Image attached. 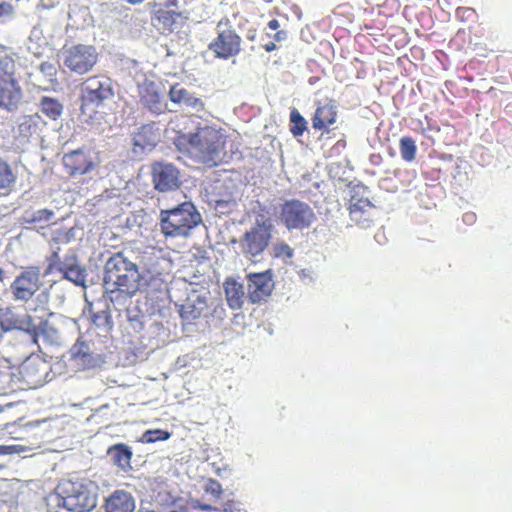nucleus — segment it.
Returning a JSON list of instances; mask_svg holds the SVG:
<instances>
[{
    "instance_id": "2",
    "label": "nucleus",
    "mask_w": 512,
    "mask_h": 512,
    "mask_svg": "<svg viewBox=\"0 0 512 512\" xmlns=\"http://www.w3.org/2000/svg\"><path fill=\"white\" fill-rule=\"evenodd\" d=\"M175 144L180 151L187 152L200 163L217 166L225 155L226 136L212 126L199 127L194 133L179 132Z\"/></svg>"
},
{
    "instance_id": "41",
    "label": "nucleus",
    "mask_w": 512,
    "mask_h": 512,
    "mask_svg": "<svg viewBox=\"0 0 512 512\" xmlns=\"http://www.w3.org/2000/svg\"><path fill=\"white\" fill-rule=\"evenodd\" d=\"M235 506V502L233 500H228L224 503L223 512H230Z\"/></svg>"
},
{
    "instance_id": "31",
    "label": "nucleus",
    "mask_w": 512,
    "mask_h": 512,
    "mask_svg": "<svg viewBox=\"0 0 512 512\" xmlns=\"http://www.w3.org/2000/svg\"><path fill=\"white\" fill-rule=\"evenodd\" d=\"M16 182V175L7 161L0 156V190H9Z\"/></svg>"
},
{
    "instance_id": "42",
    "label": "nucleus",
    "mask_w": 512,
    "mask_h": 512,
    "mask_svg": "<svg viewBox=\"0 0 512 512\" xmlns=\"http://www.w3.org/2000/svg\"><path fill=\"white\" fill-rule=\"evenodd\" d=\"M267 25L271 30H278L280 27V23L277 19L270 20Z\"/></svg>"
},
{
    "instance_id": "14",
    "label": "nucleus",
    "mask_w": 512,
    "mask_h": 512,
    "mask_svg": "<svg viewBox=\"0 0 512 512\" xmlns=\"http://www.w3.org/2000/svg\"><path fill=\"white\" fill-rule=\"evenodd\" d=\"M151 175L155 189L160 192L177 189L181 184L179 171L172 164L154 163L151 168Z\"/></svg>"
},
{
    "instance_id": "24",
    "label": "nucleus",
    "mask_w": 512,
    "mask_h": 512,
    "mask_svg": "<svg viewBox=\"0 0 512 512\" xmlns=\"http://www.w3.org/2000/svg\"><path fill=\"white\" fill-rule=\"evenodd\" d=\"M21 374L28 384L38 386L45 380L46 366L41 361L28 360L22 365Z\"/></svg>"
},
{
    "instance_id": "13",
    "label": "nucleus",
    "mask_w": 512,
    "mask_h": 512,
    "mask_svg": "<svg viewBox=\"0 0 512 512\" xmlns=\"http://www.w3.org/2000/svg\"><path fill=\"white\" fill-rule=\"evenodd\" d=\"M140 103L152 113L161 114L167 103L159 84L145 79L138 85Z\"/></svg>"
},
{
    "instance_id": "40",
    "label": "nucleus",
    "mask_w": 512,
    "mask_h": 512,
    "mask_svg": "<svg viewBox=\"0 0 512 512\" xmlns=\"http://www.w3.org/2000/svg\"><path fill=\"white\" fill-rule=\"evenodd\" d=\"M273 38H274V41H276V42H282V41L287 39V31H285V30H278L274 34Z\"/></svg>"
},
{
    "instance_id": "51",
    "label": "nucleus",
    "mask_w": 512,
    "mask_h": 512,
    "mask_svg": "<svg viewBox=\"0 0 512 512\" xmlns=\"http://www.w3.org/2000/svg\"><path fill=\"white\" fill-rule=\"evenodd\" d=\"M2 468V466H0V469Z\"/></svg>"
},
{
    "instance_id": "23",
    "label": "nucleus",
    "mask_w": 512,
    "mask_h": 512,
    "mask_svg": "<svg viewBox=\"0 0 512 512\" xmlns=\"http://www.w3.org/2000/svg\"><path fill=\"white\" fill-rule=\"evenodd\" d=\"M58 271L63 277L76 285H82L85 282V270L78 264L76 257H66L58 265Z\"/></svg>"
},
{
    "instance_id": "26",
    "label": "nucleus",
    "mask_w": 512,
    "mask_h": 512,
    "mask_svg": "<svg viewBox=\"0 0 512 512\" xmlns=\"http://www.w3.org/2000/svg\"><path fill=\"white\" fill-rule=\"evenodd\" d=\"M107 454L111 457L113 463L123 471L131 469V459L133 456L131 448L124 444L118 443L109 447Z\"/></svg>"
},
{
    "instance_id": "9",
    "label": "nucleus",
    "mask_w": 512,
    "mask_h": 512,
    "mask_svg": "<svg viewBox=\"0 0 512 512\" xmlns=\"http://www.w3.org/2000/svg\"><path fill=\"white\" fill-rule=\"evenodd\" d=\"M279 218L288 230H304L315 222L316 215L309 204L290 199L281 205Z\"/></svg>"
},
{
    "instance_id": "43",
    "label": "nucleus",
    "mask_w": 512,
    "mask_h": 512,
    "mask_svg": "<svg viewBox=\"0 0 512 512\" xmlns=\"http://www.w3.org/2000/svg\"><path fill=\"white\" fill-rule=\"evenodd\" d=\"M277 46L275 42H268L264 45V49L266 52H272L276 50Z\"/></svg>"
},
{
    "instance_id": "29",
    "label": "nucleus",
    "mask_w": 512,
    "mask_h": 512,
    "mask_svg": "<svg viewBox=\"0 0 512 512\" xmlns=\"http://www.w3.org/2000/svg\"><path fill=\"white\" fill-rule=\"evenodd\" d=\"M55 213L50 209H40L33 213L26 215L24 220L27 224L33 225L34 227L43 229L51 224H56Z\"/></svg>"
},
{
    "instance_id": "7",
    "label": "nucleus",
    "mask_w": 512,
    "mask_h": 512,
    "mask_svg": "<svg viewBox=\"0 0 512 512\" xmlns=\"http://www.w3.org/2000/svg\"><path fill=\"white\" fill-rule=\"evenodd\" d=\"M216 36L208 44V49L215 58L228 60L236 57L242 50V37L229 17H222L216 24Z\"/></svg>"
},
{
    "instance_id": "17",
    "label": "nucleus",
    "mask_w": 512,
    "mask_h": 512,
    "mask_svg": "<svg viewBox=\"0 0 512 512\" xmlns=\"http://www.w3.org/2000/svg\"><path fill=\"white\" fill-rule=\"evenodd\" d=\"M247 280L248 299L252 303H260L270 295L273 282L269 270L261 273H250L247 275Z\"/></svg>"
},
{
    "instance_id": "37",
    "label": "nucleus",
    "mask_w": 512,
    "mask_h": 512,
    "mask_svg": "<svg viewBox=\"0 0 512 512\" xmlns=\"http://www.w3.org/2000/svg\"><path fill=\"white\" fill-rule=\"evenodd\" d=\"M274 257L291 258L293 256L292 248L286 243H278L273 247Z\"/></svg>"
},
{
    "instance_id": "48",
    "label": "nucleus",
    "mask_w": 512,
    "mask_h": 512,
    "mask_svg": "<svg viewBox=\"0 0 512 512\" xmlns=\"http://www.w3.org/2000/svg\"><path fill=\"white\" fill-rule=\"evenodd\" d=\"M53 257H54V258H58V254H57V253H54V254H53Z\"/></svg>"
},
{
    "instance_id": "19",
    "label": "nucleus",
    "mask_w": 512,
    "mask_h": 512,
    "mask_svg": "<svg viewBox=\"0 0 512 512\" xmlns=\"http://www.w3.org/2000/svg\"><path fill=\"white\" fill-rule=\"evenodd\" d=\"M169 100L178 105L190 109L196 113L206 111V105L202 98L195 93L176 83L170 87L168 92Z\"/></svg>"
},
{
    "instance_id": "16",
    "label": "nucleus",
    "mask_w": 512,
    "mask_h": 512,
    "mask_svg": "<svg viewBox=\"0 0 512 512\" xmlns=\"http://www.w3.org/2000/svg\"><path fill=\"white\" fill-rule=\"evenodd\" d=\"M0 327L2 331L24 330L36 335L37 327L29 315H20L12 306L0 308Z\"/></svg>"
},
{
    "instance_id": "15",
    "label": "nucleus",
    "mask_w": 512,
    "mask_h": 512,
    "mask_svg": "<svg viewBox=\"0 0 512 512\" xmlns=\"http://www.w3.org/2000/svg\"><path fill=\"white\" fill-rule=\"evenodd\" d=\"M350 220L360 228L370 227L375 219V206L368 198L353 194L349 202Z\"/></svg>"
},
{
    "instance_id": "25",
    "label": "nucleus",
    "mask_w": 512,
    "mask_h": 512,
    "mask_svg": "<svg viewBox=\"0 0 512 512\" xmlns=\"http://www.w3.org/2000/svg\"><path fill=\"white\" fill-rule=\"evenodd\" d=\"M224 290L228 306L232 310L241 309L245 297L243 285L234 279H227L224 282Z\"/></svg>"
},
{
    "instance_id": "39",
    "label": "nucleus",
    "mask_w": 512,
    "mask_h": 512,
    "mask_svg": "<svg viewBox=\"0 0 512 512\" xmlns=\"http://www.w3.org/2000/svg\"><path fill=\"white\" fill-rule=\"evenodd\" d=\"M14 13V7L10 2L3 1L0 3V17L10 16Z\"/></svg>"
},
{
    "instance_id": "1",
    "label": "nucleus",
    "mask_w": 512,
    "mask_h": 512,
    "mask_svg": "<svg viewBox=\"0 0 512 512\" xmlns=\"http://www.w3.org/2000/svg\"><path fill=\"white\" fill-rule=\"evenodd\" d=\"M161 276L157 263L140 272L137 264L130 261L124 252L113 254L105 264V283L128 297H133L153 281L161 280Z\"/></svg>"
},
{
    "instance_id": "35",
    "label": "nucleus",
    "mask_w": 512,
    "mask_h": 512,
    "mask_svg": "<svg viewBox=\"0 0 512 512\" xmlns=\"http://www.w3.org/2000/svg\"><path fill=\"white\" fill-rule=\"evenodd\" d=\"M203 490L206 494H209L214 501H219L224 493L221 483L213 478H209L206 481Z\"/></svg>"
},
{
    "instance_id": "21",
    "label": "nucleus",
    "mask_w": 512,
    "mask_h": 512,
    "mask_svg": "<svg viewBox=\"0 0 512 512\" xmlns=\"http://www.w3.org/2000/svg\"><path fill=\"white\" fill-rule=\"evenodd\" d=\"M160 140V131L155 123L142 125L133 135V144L141 150L153 149Z\"/></svg>"
},
{
    "instance_id": "18",
    "label": "nucleus",
    "mask_w": 512,
    "mask_h": 512,
    "mask_svg": "<svg viewBox=\"0 0 512 512\" xmlns=\"http://www.w3.org/2000/svg\"><path fill=\"white\" fill-rule=\"evenodd\" d=\"M338 111L335 100L327 99L324 103L317 102L311 118L312 127L316 131L329 132L328 128L337 121Z\"/></svg>"
},
{
    "instance_id": "47",
    "label": "nucleus",
    "mask_w": 512,
    "mask_h": 512,
    "mask_svg": "<svg viewBox=\"0 0 512 512\" xmlns=\"http://www.w3.org/2000/svg\"><path fill=\"white\" fill-rule=\"evenodd\" d=\"M5 406L0 405V413L4 411Z\"/></svg>"
},
{
    "instance_id": "11",
    "label": "nucleus",
    "mask_w": 512,
    "mask_h": 512,
    "mask_svg": "<svg viewBox=\"0 0 512 512\" xmlns=\"http://www.w3.org/2000/svg\"><path fill=\"white\" fill-rule=\"evenodd\" d=\"M98 62V53L92 45L76 44L63 52L64 66L72 73L83 75Z\"/></svg>"
},
{
    "instance_id": "27",
    "label": "nucleus",
    "mask_w": 512,
    "mask_h": 512,
    "mask_svg": "<svg viewBox=\"0 0 512 512\" xmlns=\"http://www.w3.org/2000/svg\"><path fill=\"white\" fill-rule=\"evenodd\" d=\"M42 124H44V121L38 113L23 116L18 124L19 136L29 139L39 132Z\"/></svg>"
},
{
    "instance_id": "5",
    "label": "nucleus",
    "mask_w": 512,
    "mask_h": 512,
    "mask_svg": "<svg viewBox=\"0 0 512 512\" xmlns=\"http://www.w3.org/2000/svg\"><path fill=\"white\" fill-rule=\"evenodd\" d=\"M15 53L0 46V107L12 112L18 109L23 92L15 73Z\"/></svg>"
},
{
    "instance_id": "34",
    "label": "nucleus",
    "mask_w": 512,
    "mask_h": 512,
    "mask_svg": "<svg viewBox=\"0 0 512 512\" xmlns=\"http://www.w3.org/2000/svg\"><path fill=\"white\" fill-rule=\"evenodd\" d=\"M171 437V433L162 429H149L146 430L141 438V443H155L157 441H166Z\"/></svg>"
},
{
    "instance_id": "3",
    "label": "nucleus",
    "mask_w": 512,
    "mask_h": 512,
    "mask_svg": "<svg viewBox=\"0 0 512 512\" xmlns=\"http://www.w3.org/2000/svg\"><path fill=\"white\" fill-rule=\"evenodd\" d=\"M80 112L83 117L94 119L106 102L114 97L113 81L105 74H95L84 79L80 86Z\"/></svg>"
},
{
    "instance_id": "28",
    "label": "nucleus",
    "mask_w": 512,
    "mask_h": 512,
    "mask_svg": "<svg viewBox=\"0 0 512 512\" xmlns=\"http://www.w3.org/2000/svg\"><path fill=\"white\" fill-rule=\"evenodd\" d=\"M40 111L50 120L57 121L63 114V104L54 97L43 96L39 101Z\"/></svg>"
},
{
    "instance_id": "44",
    "label": "nucleus",
    "mask_w": 512,
    "mask_h": 512,
    "mask_svg": "<svg viewBox=\"0 0 512 512\" xmlns=\"http://www.w3.org/2000/svg\"><path fill=\"white\" fill-rule=\"evenodd\" d=\"M54 267H55V263L54 262H50L48 267H47V270L45 271V273L43 274V276H46L48 275L49 273H51L53 270H54Z\"/></svg>"
},
{
    "instance_id": "32",
    "label": "nucleus",
    "mask_w": 512,
    "mask_h": 512,
    "mask_svg": "<svg viewBox=\"0 0 512 512\" xmlns=\"http://www.w3.org/2000/svg\"><path fill=\"white\" fill-rule=\"evenodd\" d=\"M179 16L180 14L174 10H166L162 8L156 10L154 13V18L162 25V28L169 31L173 30V26Z\"/></svg>"
},
{
    "instance_id": "33",
    "label": "nucleus",
    "mask_w": 512,
    "mask_h": 512,
    "mask_svg": "<svg viewBox=\"0 0 512 512\" xmlns=\"http://www.w3.org/2000/svg\"><path fill=\"white\" fill-rule=\"evenodd\" d=\"M400 154L404 161L412 162L416 158L417 147L413 138L404 136L400 139Z\"/></svg>"
},
{
    "instance_id": "10",
    "label": "nucleus",
    "mask_w": 512,
    "mask_h": 512,
    "mask_svg": "<svg viewBox=\"0 0 512 512\" xmlns=\"http://www.w3.org/2000/svg\"><path fill=\"white\" fill-rule=\"evenodd\" d=\"M101 160L97 153L86 147H81L65 153L62 164L66 174L78 178L94 172L100 166Z\"/></svg>"
},
{
    "instance_id": "4",
    "label": "nucleus",
    "mask_w": 512,
    "mask_h": 512,
    "mask_svg": "<svg viewBox=\"0 0 512 512\" xmlns=\"http://www.w3.org/2000/svg\"><path fill=\"white\" fill-rule=\"evenodd\" d=\"M60 504L72 512H88L97 505V486L90 480H65L57 487Z\"/></svg>"
},
{
    "instance_id": "36",
    "label": "nucleus",
    "mask_w": 512,
    "mask_h": 512,
    "mask_svg": "<svg viewBox=\"0 0 512 512\" xmlns=\"http://www.w3.org/2000/svg\"><path fill=\"white\" fill-rule=\"evenodd\" d=\"M40 72L46 76L51 83L56 82L57 77V68L56 66L51 62H42L39 66Z\"/></svg>"
},
{
    "instance_id": "30",
    "label": "nucleus",
    "mask_w": 512,
    "mask_h": 512,
    "mask_svg": "<svg viewBox=\"0 0 512 512\" xmlns=\"http://www.w3.org/2000/svg\"><path fill=\"white\" fill-rule=\"evenodd\" d=\"M289 131L294 137H300L307 130V121L296 108H292L289 117Z\"/></svg>"
},
{
    "instance_id": "8",
    "label": "nucleus",
    "mask_w": 512,
    "mask_h": 512,
    "mask_svg": "<svg viewBox=\"0 0 512 512\" xmlns=\"http://www.w3.org/2000/svg\"><path fill=\"white\" fill-rule=\"evenodd\" d=\"M273 231L274 225L269 217L263 215L256 217L254 224L240 240L243 254L249 257L262 254L272 240Z\"/></svg>"
},
{
    "instance_id": "12",
    "label": "nucleus",
    "mask_w": 512,
    "mask_h": 512,
    "mask_svg": "<svg viewBox=\"0 0 512 512\" xmlns=\"http://www.w3.org/2000/svg\"><path fill=\"white\" fill-rule=\"evenodd\" d=\"M42 273L39 266L23 269L11 283L10 290L15 301L28 302L42 287Z\"/></svg>"
},
{
    "instance_id": "50",
    "label": "nucleus",
    "mask_w": 512,
    "mask_h": 512,
    "mask_svg": "<svg viewBox=\"0 0 512 512\" xmlns=\"http://www.w3.org/2000/svg\"><path fill=\"white\" fill-rule=\"evenodd\" d=\"M147 512H154V511H147Z\"/></svg>"
},
{
    "instance_id": "20",
    "label": "nucleus",
    "mask_w": 512,
    "mask_h": 512,
    "mask_svg": "<svg viewBox=\"0 0 512 512\" xmlns=\"http://www.w3.org/2000/svg\"><path fill=\"white\" fill-rule=\"evenodd\" d=\"M104 508L105 512H133L135 500L129 492L115 490L106 498Z\"/></svg>"
},
{
    "instance_id": "46",
    "label": "nucleus",
    "mask_w": 512,
    "mask_h": 512,
    "mask_svg": "<svg viewBox=\"0 0 512 512\" xmlns=\"http://www.w3.org/2000/svg\"><path fill=\"white\" fill-rule=\"evenodd\" d=\"M5 279V273L4 270L0 267V281L3 282Z\"/></svg>"
},
{
    "instance_id": "22",
    "label": "nucleus",
    "mask_w": 512,
    "mask_h": 512,
    "mask_svg": "<svg viewBox=\"0 0 512 512\" xmlns=\"http://www.w3.org/2000/svg\"><path fill=\"white\" fill-rule=\"evenodd\" d=\"M206 299L202 296H195L194 298H187L180 307V316L187 322H193L199 319L207 310Z\"/></svg>"
},
{
    "instance_id": "45",
    "label": "nucleus",
    "mask_w": 512,
    "mask_h": 512,
    "mask_svg": "<svg viewBox=\"0 0 512 512\" xmlns=\"http://www.w3.org/2000/svg\"><path fill=\"white\" fill-rule=\"evenodd\" d=\"M8 452V447L0 446V455H4Z\"/></svg>"
},
{
    "instance_id": "49",
    "label": "nucleus",
    "mask_w": 512,
    "mask_h": 512,
    "mask_svg": "<svg viewBox=\"0 0 512 512\" xmlns=\"http://www.w3.org/2000/svg\"><path fill=\"white\" fill-rule=\"evenodd\" d=\"M463 11H465V12H471V10H470V9H463Z\"/></svg>"
},
{
    "instance_id": "38",
    "label": "nucleus",
    "mask_w": 512,
    "mask_h": 512,
    "mask_svg": "<svg viewBox=\"0 0 512 512\" xmlns=\"http://www.w3.org/2000/svg\"><path fill=\"white\" fill-rule=\"evenodd\" d=\"M191 506H192L193 509L200 510V511H203V512L218 511L217 507H215V506H213L211 504H208V503H204V502H202L199 499L192 500Z\"/></svg>"
},
{
    "instance_id": "6",
    "label": "nucleus",
    "mask_w": 512,
    "mask_h": 512,
    "mask_svg": "<svg viewBox=\"0 0 512 512\" xmlns=\"http://www.w3.org/2000/svg\"><path fill=\"white\" fill-rule=\"evenodd\" d=\"M200 222L201 216L191 202L160 212V228L165 237H186Z\"/></svg>"
}]
</instances>
